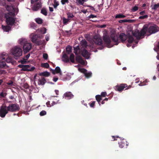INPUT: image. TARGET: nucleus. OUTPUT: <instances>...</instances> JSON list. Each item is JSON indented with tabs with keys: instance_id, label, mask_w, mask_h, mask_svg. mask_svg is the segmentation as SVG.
<instances>
[{
	"instance_id": "nucleus-19",
	"label": "nucleus",
	"mask_w": 159,
	"mask_h": 159,
	"mask_svg": "<svg viewBox=\"0 0 159 159\" xmlns=\"http://www.w3.org/2000/svg\"><path fill=\"white\" fill-rule=\"evenodd\" d=\"M47 82L46 79L43 77H41L38 80V84L39 85H43Z\"/></svg>"
},
{
	"instance_id": "nucleus-58",
	"label": "nucleus",
	"mask_w": 159,
	"mask_h": 159,
	"mask_svg": "<svg viewBox=\"0 0 159 159\" xmlns=\"http://www.w3.org/2000/svg\"><path fill=\"white\" fill-rule=\"evenodd\" d=\"M107 95V93L106 92H103L101 93V97H105Z\"/></svg>"
},
{
	"instance_id": "nucleus-36",
	"label": "nucleus",
	"mask_w": 159,
	"mask_h": 159,
	"mask_svg": "<svg viewBox=\"0 0 159 159\" xmlns=\"http://www.w3.org/2000/svg\"><path fill=\"white\" fill-rule=\"evenodd\" d=\"M41 66L42 67L45 68H48L49 67V64L47 63H42Z\"/></svg>"
},
{
	"instance_id": "nucleus-35",
	"label": "nucleus",
	"mask_w": 159,
	"mask_h": 159,
	"mask_svg": "<svg viewBox=\"0 0 159 159\" xmlns=\"http://www.w3.org/2000/svg\"><path fill=\"white\" fill-rule=\"evenodd\" d=\"M67 18L69 19H70V20H71V18H73L74 17V15L72 13H70V12H68L67 13Z\"/></svg>"
},
{
	"instance_id": "nucleus-62",
	"label": "nucleus",
	"mask_w": 159,
	"mask_h": 159,
	"mask_svg": "<svg viewBox=\"0 0 159 159\" xmlns=\"http://www.w3.org/2000/svg\"><path fill=\"white\" fill-rule=\"evenodd\" d=\"M89 18H93L94 17H97V16L96 15H92V14H91V15H90L89 16Z\"/></svg>"
},
{
	"instance_id": "nucleus-50",
	"label": "nucleus",
	"mask_w": 159,
	"mask_h": 159,
	"mask_svg": "<svg viewBox=\"0 0 159 159\" xmlns=\"http://www.w3.org/2000/svg\"><path fill=\"white\" fill-rule=\"evenodd\" d=\"M19 62L22 64H24L26 63V61L25 59V58H23L21 60H20Z\"/></svg>"
},
{
	"instance_id": "nucleus-29",
	"label": "nucleus",
	"mask_w": 159,
	"mask_h": 159,
	"mask_svg": "<svg viewBox=\"0 0 159 159\" xmlns=\"http://www.w3.org/2000/svg\"><path fill=\"white\" fill-rule=\"evenodd\" d=\"M102 97H101V96L99 95H97L96 97V99L97 102H98V103L99 105H100V101L102 100Z\"/></svg>"
},
{
	"instance_id": "nucleus-38",
	"label": "nucleus",
	"mask_w": 159,
	"mask_h": 159,
	"mask_svg": "<svg viewBox=\"0 0 159 159\" xmlns=\"http://www.w3.org/2000/svg\"><path fill=\"white\" fill-rule=\"evenodd\" d=\"M41 13L45 16L47 15V10L45 8H43L41 9Z\"/></svg>"
},
{
	"instance_id": "nucleus-10",
	"label": "nucleus",
	"mask_w": 159,
	"mask_h": 159,
	"mask_svg": "<svg viewBox=\"0 0 159 159\" xmlns=\"http://www.w3.org/2000/svg\"><path fill=\"white\" fill-rule=\"evenodd\" d=\"M80 71L84 73L86 78H89L92 76V73L91 72H87V70L84 68L80 69Z\"/></svg>"
},
{
	"instance_id": "nucleus-26",
	"label": "nucleus",
	"mask_w": 159,
	"mask_h": 159,
	"mask_svg": "<svg viewBox=\"0 0 159 159\" xmlns=\"http://www.w3.org/2000/svg\"><path fill=\"white\" fill-rule=\"evenodd\" d=\"M38 37V35L36 34H34L31 38L32 41L33 43H35V42H36V41L37 40V38Z\"/></svg>"
},
{
	"instance_id": "nucleus-20",
	"label": "nucleus",
	"mask_w": 159,
	"mask_h": 159,
	"mask_svg": "<svg viewBox=\"0 0 159 159\" xmlns=\"http://www.w3.org/2000/svg\"><path fill=\"white\" fill-rule=\"evenodd\" d=\"M64 96L66 98H67V99H70L74 97V95L70 92H66L64 94Z\"/></svg>"
},
{
	"instance_id": "nucleus-17",
	"label": "nucleus",
	"mask_w": 159,
	"mask_h": 159,
	"mask_svg": "<svg viewBox=\"0 0 159 159\" xmlns=\"http://www.w3.org/2000/svg\"><path fill=\"white\" fill-rule=\"evenodd\" d=\"M41 7V5L40 3L37 2L36 4H34L32 8L33 11H37Z\"/></svg>"
},
{
	"instance_id": "nucleus-12",
	"label": "nucleus",
	"mask_w": 159,
	"mask_h": 159,
	"mask_svg": "<svg viewBox=\"0 0 159 159\" xmlns=\"http://www.w3.org/2000/svg\"><path fill=\"white\" fill-rule=\"evenodd\" d=\"M121 141L120 142H119L118 144L119 145V147L121 148H122L124 147L125 145H126V146L127 147L128 145V143L124 139L122 138L121 139Z\"/></svg>"
},
{
	"instance_id": "nucleus-54",
	"label": "nucleus",
	"mask_w": 159,
	"mask_h": 159,
	"mask_svg": "<svg viewBox=\"0 0 159 159\" xmlns=\"http://www.w3.org/2000/svg\"><path fill=\"white\" fill-rule=\"evenodd\" d=\"M95 103V101H93L91 103H89L90 107H94Z\"/></svg>"
},
{
	"instance_id": "nucleus-18",
	"label": "nucleus",
	"mask_w": 159,
	"mask_h": 159,
	"mask_svg": "<svg viewBox=\"0 0 159 159\" xmlns=\"http://www.w3.org/2000/svg\"><path fill=\"white\" fill-rule=\"evenodd\" d=\"M2 28L4 31L9 32L11 30V27L9 25H2Z\"/></svg>"
},
{
	"instance_id": "nucleus-52",
	"label": "nucleus",
	"mask_w": 159,
	"mask_h": 159,
	"mask_svg": "<svg viewBox=\"0 0 159 159\" xmlns=\"http://www.w3.org/2000/svg\"><path fill=\"white\" fill-rule=\"evenodd\" d=\"M61 2L62 5H64L66 3H68L69 1V0H61Z\"/></svg>"
},
{
	"instance_id": "nucleus-43",
	"label": "nucleus",
	"mask_w": 159,
	"mask_h": 159,
	"mask_svg": "<svg viewBox=\"0 0 159 159\" xmlns=\"http://www.w3.org/2000/svg\"><path fill=\"white\" fill-rule=\"evenodd\" d=\"M29 65H25L24 68L22 69H21V71H27L28 70H30L28 69V67Z\"/></svg>"
},
{
	"instance_id": "nucleus-48",
	"label": "nucleus",
	"mask_w": 159,
	"mask_h": 159,
	"mask_svg": "<svg viewBox=\"0 0 159 159\" xmlns=\"http://www.w3.org/2000/svg\"><path fill=\"white\" fill-rule=\"evenodd\" d=\"M159 7V3H158L157 4H155L153 7H152V9L154 10H156Z\"/></svg>"
},
{
	"instance_id": "nucleus-53",
	"label": "nucleus",
	"mask_w": 159,
	"mask_h": 159,
	"mask_svg": "<svg viewBox=\"0 0 159 159\" xmlns=\"http://www.w3.org/2000/svg\"><path fill=\"white\" fill-rule=\"evenodd\" d=\"M35 43L37 44L38 45H40L42 44V41L41 40H37Z\"/></svg>"
},
{
	"instance_id": "nucleus-44",
	"label": "nucleus",
	"mask_w": 159,
	"mask_h": 159,
	"mask_svg": "<svg viewBox=\"0 0 159 159\" xmlns=\"http://www.w3.org/2000/svg\"><path fill=\"white\" fill-rule=\"evenodd\" d=\"M148 82V80H146L144 81L143 82H141L140 83L139 85L140 86H142L145 85L147 84V83Z\"/></svg>"
},
{
	"instance_id": "nucleus-57",
	"label": "nucleus",
	"mask_w": 159,
	"mask_h": 159,
	"mask_svg": "<svg viewBox=\"0 0 159 159\" xmlns=\"http://www.w3.org/2000/svg\"><path fill=\"white\" fill-rule=\"evenodd\" d=\"M8 14L9 15L11 16H14L15 15V13L14 11H10L8 13Z\"/></svg>"
},
{
	"instance_id": "nucleus-30",
	"label": "nucleus",
	"mask_w": 159,
	"mask_h": 159,
	"mask_svg": "<svg viewBox=\"0 0 159 159\" xmlns=\"http://www.w3.org/2000/svg\"><path fill=\"white\" fill-rule=\"evenodd\" d=\"M36 22L39 24H41L43 23V20L40 18H37L35 19Z\"/></svg>"
},
{
	"instance_id": "nucleus-4",
	"label": "nucleus",
	"mask_w": 159,
	"mask_h": 159,
	"mask_svg": "<svg viewBox=\"0 0 159 159\" xmlns=\"http://www.w3.org/2000/svg\"><path fill=\"white\" fill-rule=\"evenodd\" d=\"M158 27L155 25L148 27V33L149 34L148 35L157 32L158 31Z\"/></svg>"
},
{
	"instance_id": "nucleus-31",
	"label": "nucleus",
	"mask_w": 159,
	"mask_h": 159,
	"mask_svg": "<svg viewBox=\"0 0 159 159\" xmlns=\"http://www.w3.org/2000/svg\"><path fill=\"white\" fill-rule=\"evenodd\" d=\"M133 35L137 39H140L141 36L139 32H134L133 33Z\"/></svg>"
},
{
	"instance_id": "nucleus-46",
	"label": "nucleus",
	"mask_w": 159,
	"mask_h": 159,
	"mask_svg": "<svg viewBox=\"0 0 159 159\" xmlns=\"http://www.w3.org/2000/svg\"><path fill=\"white\" fill-rule=\"evenodd\" d=\"M28 69L30 70H28L27 71H33L35 69V67L34 66H31V65H29Z\"/></svg>"
},
{
	"instance_id": "nucleus-2",
	"label": "nucleus",
	"mask_w": 159,
	"mask_h": 159,
	"mask_svg": "<svg viewBox=\"0 0 159 159\" xmlns=\"http://www.w3.org/2000/svg\"><path fill=\"white\" fill-rule=\"evenodd\" d=\"M19 41L20 44L23 46L24 53H26L29 52L32 48V44L28 43L25 39H19Z\"/></svg>"
},
{
	"instance_id": "nucleus-33",
	"label": "nucleus",
	"mask_w": 159,
	"mask_h": 159,
	"mask_svg": "<svg viewBox=\"0 0 159 159\" xmlns=\"http://www.w3.org/2000/svg\"><path fill=\"white\" fill-rule=\"evenodd\" d=\"M128 42L129 43H132L133 42V41L134 40V38L133 37V36H131V35H129V36L128 37Z\"/></svg>"
},
{
	"instance_id": "nucleus-1",
	"label": "nucleus",
	"mask_w": 159,
	"mask_h": 159,
	"mask_svg": "<svg viewBox=\"0 0 159 159\" xmlns=\"http://www.w3.org/2000/svg\"><path fill=\"white\" fill-rule=\"evenodd\" d=\"M110 37L115 45H118L120 42L118 40L119 38L122 42H124L128 38L127 36L124 33H120L119 37L116 34H111Z\"/></svg>"
},
{
	"instance_id": "nucleus-6",
	"label": "nucleus",
	"mask_w": 159,
	"mask_h": 159,
	"mask_svg": "<svg viewBox=\"0 0 159 159\" xmlns=\"http://www.w3.org/2000/svg\"><path fill=\"white\" fill-rule=\"evenodd\" d=\"M7 107L8 110L12 112L18 111L20 109L19 106L17 103L10 104Z\"/></svg>"
},
{
	"instance_id": "nucleus-24",
	"label": "nucleus",
	"mask_w": 159,
	"mask_h": 159,
	"mask_svg": "<svg viewBox=\"0 0 159 159\" xmlns=\"http://www.w3.org/2000/svg\"><path fill=\"white\" fill-rule=\"evenodd\" d=\"M52 73L53 74H55L56 73H60L61 74V70L60 68L58 66L56 67L55 70H52Z\"/></svg>"
},
{
	"instance_id": "nucleus-56",
	"label": "nucleus",
	"mask_w": 159,
	"mask_h": 159,
	"mask_svg": "<svg viewBox=\"0 0 159 159\" xmlns=\"http://www.w3.org/2000/svg\"><path fill=\"white\" fill-rule=\"evenodd\" d=\"M50 75V74L49 72L47 71L44 72V76L46 77H48Z\"/></svg>"
},
{
	"instance_id": "nucleus-14",
	"label": "nucleus",
	"mask_w": 159,
	"mask_h": 159,
	"mask_svg": "<svg viewBox=\"0 0 159 159\" xmlns=\"http://www.w3.org/2000/svg\"><path fill=\"white\" fill-rule=\"evenodd\" d=\"M81 54L82 56L86 58V59H89V57L90 54L88 51L85 48H84L81 51Z\"/></svg>"
},
{
	"instance_id": "nucleus-63",
	"label": "nucleus",
	"mask_w": 159,
	"mask_h": 159,
	"mask_svg": "<svg viewBox=\"0 0 159 159\" xmlns=\"http://www.w3.org/2000/svg\"><path fill=\"white\" fill-rule=\"evenodd\" d=\"M145 13V11H141L139 13V14L141 15H143Z\"/></svg>"
},
{
	"instance_id": "nucleus-32",
	"label": "nucleus",
	"mask_w": 159,
	"mask_h": 159,
	"mask_svg": "<svg viewBox=\"0 0 159 159\" xmlns=\"http://www.w3.org/2000/svg\"><path fill=\"white\" fill-rule=\"evenodd\" d=\"M70 19L66 18L65 17H63L62 18V21L63 24L64 25H66L69 22H70Z\"/></svg>"
},
{
	"instance_id": "nucleus-13",
	"label": "nucleus",
	"mask_w": 159,
	"mask_h": 159,
	"mask_svg": "<svg viewBox=\"0 0 159 159\" xmlns=\"http://www.w3.org/2000/svg\"><path fill=\"white\" fill-rule=\"evenodd\" d=\"M75 61L78 63H79L82 65L85 64L84 60L82 57L80 56H77L75 57Z\"/></svg>"
},
{
	"instance_id": "nucleus-60",
	"label": "nucleus",
	"mask_w": 159,
	"mask_h": 159,
	"mask_svg": "<svg viewBox=\"0 0 159 159\" xmlns=\"http://www.w3.org/2000/svg\"><path fill=\"white\" fill-rule=\"evenodd\" d=\"M30 56V53L28 54L27 55L25 56L23 58H25L26 60H28Z\"/></svg>"
},
{
	"instance_id": "nucleus-21",
	"label": "nucleus",
	"mask_w": 159,
	"mask_h": 159,
	"mask_svg": "<svg viewBox=\"0 0 159 159\" xmlns=\"http://www.w3.org/2000/svg\"><path fill=\"white\" fill-rule=\"evenodd\" d=\"M62 60L66 63H68L69 62V57L65 53L63 55Z\"/></svg>"
},
{
	"instance_id": "nucleus-59",
	"label": "nucleus",
	"mask_w": 159,
	"mask_h": 159,
	"mask_svg": "<svg viewBox=\"0 0 159 159\" xmlns=\"http://www.w3.org/2000/svg\"><path fill=\"white\" fill-rule=\"evenodd\" d=\"M0 95L1 97L2 98H4L6 95V93H4L3 92H2L0 93Z\"/></svg>"
},
{
	"instance_id": "nucleus-45",
	"label": "nucleus",
	"mask_w": 159,
	"mask_h": 159,
	"mask_svg": "<svg viewBox=\"0 0 159 159\" xmlns=\"http://www.w3.org/2000/svg\"><path fill=\"white\" fill-rule=\"evenodd\" d=\"M30 26L31 27L34 29H35L37 28L36 24L34 22L31 23Z\"/></svg>"
},
{
	"instance_id": "nucleus-9",
	"label": "nucleus",
	"mask_w": 159,
	"mask_h": 159,
	"mask_svg": "<svg viewBox=\"0 0 159 159\" xmlns=\"http://www.w3.org/2000/svg\"><path fill=\"white\" fill-rule=\"evenodd\" d=\"M103 40L108 48H111L113 46V45H111V41L109 36L107 35H104L103 37Z\"/></svg>"
},
{
	"instance_id": "nucleus-15",
	"label": "nucleus",
	"mask_w": 159,
	"mask_h": 159,
	"mask_svg": "<svg viewBox=\"0 0 159 159\" xmlns=\"http://www.w3.org/2000/svg\"><path fill=\"white\" fill-rule=\"evenodd\" d=\"M147 32L148 33V26L144 25L142 29L141 30L140 32H139L141 37L144 36Z\"/></svg>"
},
{
	"instance_id": "nucleus-7",
	"label": "nucleus",
	"mask_w": 159,
	"mask_h": 159,
	"mask_svg": "<svg viewBox=\"0 0 159 159\" xmlns=\"http://www.w3.org/2000/svg\"><path fill=\"white\" fill-rule=\"evenodd\" d=\"M9 111L6 106H2L0 109V116L2 118L4 117L8 112Z\"/></svg>"
},
{
	"instance_id": "nucleus-8",
	"label": "nucleus",
	"mask_w": 159,
	"mask_h": 159,
	"mask_svg": "<svg viewBox=\"0 0 159 159\" xmlns=\"http://www.w3.org/2000/svg\"><path fill=\"white\" fill-rule=\"evenodd\" d=\"M5 17L6 22L8 25L12 26L14 24L16 20L14 18L10 16L8 17L6 16Z\"/></svg>"
},
{
	"instance_id": "nucleus-27",
	"label": "nucleus",
	"mask_w": 159,
	"mask_h": 159,
	"mask_svg": "<svg viewBox=\"0 0 159 159\" xmlns=\"http://www.w3.org/2000/svg\"><path fill=\"white\" fill-rule=\"evenodd\" d=\"M69 59V60H70V61L71 62L73 63H75V56L73 54H71L70 55Z\"/></svg>"
},
{
	"instance_id": "nucleus-55",
	"label": "nucleus",
	"mask_w": 159,
	"mask_h": 159,
	"mask_svg": "<svg viewBox=\"0 0 159 159\" xmlns=\"http://www.w3.org/2000/svg\"><path fill=\"white\" fill-rule=\"evenodd\" d=\"M48 55L47 53H43V57L45 59L47 60L48 58Z\"/></svg>"
},
{
	"instance_id": "nucleus-25",
	"label": "nucleus",
	"mask_w": 159,
	"mask_h": 159,
	"mask_svg": "<svg viewBox=\"0 0 159 159\" xmlns=\"http://www.w3.org/2000/svg\"><path fill=\"white\" fill-rule=\"evenodd\" d=\"M87 42L85 39L82 40L80 43L81 45L82 46V47L84 48H86L87 47Z\"/></svg>"
},
{
	"instance_id": "nucleus-41",
	"label": "nucleus",
	"mask_w": 159,
	"mask_h": 159,
	"mask_svg": "<svg viewBox=\"0 0 159 159\" xmlns=\"http://www.w3.org/2000/svg\"><path fill=\"white\" fill-rule=\"evenodd\" d=\"M6 66V63L4 61H2L0 62V68H3L5 67Z\"/></svg>"
},
{
	"instance_id": "nucleus-40",
	"label": "nucleus",
	"mask_w": 159,
	"mask_h": 159,
	"mask_svg": "<svg viewBox=\"0 0 159 159\" xmlns=\"http://www.w3.org/2000/svg\"><path fill=\"white\" fill-rule=\"evenodd\" d=\"M6 9L8 11H11L13 10L14 8L12 6L7 5L6 7Z\"/></svg>"
},
{
	"instance_id": "nucleus-49",
	"label": "nucleus",
	"mask_w": 159,
	"mask_h": 159,
	"mask_svg": "<svg viewBox=\"0 0 159 159\" xmlns=\"http://www.w3.org/2000/svg\"><path fill=\"white\" fill-rule=\"evenodd\" d=\"M148 15H145L143 16H141L139 17V19H146L148 18Z\"/></svg>"
},
{
	"instance_id": "nucleus-39",
	"label": "nucleus",
	"mask_w": 159,
	"mask_h": 159,
	"mask_svg": "<svg viewBox=\"0 0 159 159\" xmlns=\"http://www.w3.org/2000/svg\"><path fill=\"white\" fill-rule=\"evenodd\" d=\"M53 2L54 4H53V6L55 9H56L57 7L59 4V2L58 1H57L56 0H54Z\"/></svg>"
},
{
	"instance_id": "nucleus-51",
	"label": "nucleus",
	"mask_w": 159,
	"mask_h": 159,
	"mask_svg": "<svg viewBox=\"0 0 159 159\" xmlns=\"http://www.w3.org/2000/svg\"><path fill=\"white\" fill-rule=\"evenodd\" d=\"M46 111H45L43 110L41 111L40 113V115L41 116H43L46 114Z\"/></svg>"
},
{
	"instance_id": "nucleus-23",
	"label": "nucleus",
	"mask_w": 159,
	"mask_h": 159,
	"mask_svg": "<svg viewBox=\"0 0 159 159\" xmlns=\"http://www.w3.org/2000/svg\"><path fill=\"white\" fill-rule=\"evenodd\" d=\"M74 52L76 55H78L80 52V50L79 46H77L76 47L74 48Z\"/></svg>"
},
{
	"instance_id": "nucleus-22",
	"label": "nucleus",
	"mask_w": 159,
	"mask_h": 159,
	"mask_svg": "<svg viewBox=\"0 0 159 159\" xmlns=\"http://www.w3.org/2000/svg\"><path fill=\"white\" fill-rule=\"evenodd\" d=\"M20 88L21 90L25 91V89H28L29 88V86L27 83H25L22 84Z\"/></svg>"
},
{
	"instance_id": "nucleus-16",
	"label": "nucleus",
	"mask_w": 159,
	"mask_h": 159,
	"mask_svg": "<svg viewBox=\"0 0 159 159\" xmlns=\"http://www.w3.org/2000/svg\"><path fill=\"white\" fill-rule=\"evenodd\" d=\"M94 42L96 44L101 45L102 44V39L99 37H96L94 38Z\"/></svg>"
},
{
	"instance_id": "nucleus-64",
	"label": "nucleus",
	"mask_w": 159,
	"mask_h": 159,
	"mask_svg": "<svg viewBox=\"0 0 159 159\" xmlns=\"http://www.w3.org/2000/svg\"><path fill=\"white\" fill-rule=\"evenodd\" d=\"M25 65L22 64H20L18 66L20 68H21V69H22L23 68H24Z\"/></svg>"
},
{
	"instance_id": "nucleus-28",
	"label": "nucleus",
	"mask_w": 159,
	"mask_h": 159,
	"mask_svg": "<svg viewBox=\"0 0 159 159\" xmlns=\"http://www.w3.org/2000/svg\"><path fill=\"white\" fill-rule=\"evenodd\" d=\"M72 48L70 46H68L66 48V51L68 54H70L72 52Z\"/></svg>"
},
{
	"instance_id": "nucleus-5",
	"label": "nucleus",
	"mask_w": 159,
	"mask_h": 159,
	"mask_svg": "<svg viewBox=\"0 0 159 159\" xmlns=\"http://www.w3.org/2000/svg\"><path fill=\"white\" fill-rule=\"evenodd\" d=\"M131 87V86L130 85L128 86L126 84H122L120 85H116L115 87V89L119 92H121L125 88V90H127Z\"/></svg>"
},
{
	"instance_id": "nucleus-3",
	"label": "nucleus",
	"mask_w": 159,
	"mask_h": 159,
	"mask_svg": "<svg viewBox=\"0 0 159 159\" xmlns=\"http://www.w3.org/2000/svg\"><path fill=\"white\" fill-rule=\"evenodd\" d=\"M12 54L15 57V59H17L22 54V50L21 48L16 46L13 48L12 50Z\"/></svg>"
},
{
	"instance_id": "nucleus-47",
	"label": "nucleus",
	"mask_w": 159,
	"mask_h": 159,
	"mask_svg": "<svg viewBox=\"0 0 159 159\" xmlns=\"http://www.w3.org/2000/svg\"><path fill=\"white\" fill-rule=\"evenodd\" d=\"M138 7L136 6H135L132 8V9H131V11L132 12H134L136 11L137 10H138Z\"/></svg>"
},
{
	"instance_id": "nucleus-61",
	"label": "nucleus",
	"mask_w": 159,
	"mask_h": 159,
	"mask_svg": "<svg viewBox=\"0 0 159 159\" xmlns=\"http://www.w3.org/2000/svg\"><path fill=\"white\" fill-rule=\"evenodd\" d=\"M87 7H90V9L91 10H93V11H97L95 10V9L93 7L91 6H87Z\"/></svg>"
},
{
	"instance_id": "nucleus-42",
	"label": "nucleus",
	"mask_w": 159,
	"mask_h": 159,
	"mask_svg": "<svg viewBox=\"0 0 159 159\" xmlns=\"http://www.w3.org/2000/svg\"><path fill=\"white\" fill-rule=\"evenodd\" d=\"M75 3L77 5H83L84 2L81 0H75Z\"/></svg>"
},
{
	"instance_id": "nucleus-34",
	"label": "nucleus",
	"mask_w": 159,
	"mask_h": 159,
	"mask_svg": "<svg viewBox=\"0 0 159 159\" xmlns=\"http://www.w3.org/2000/svg\"><path fill=\"white\" fill-rule=\"evenodd\" d=\"M133 20H120L119 21V22L120 23H122L124 22H132Z\"/></svg>"
},
{
	"instance_id": "nucleus-37",
	"label": "nucleus",
	"mask_w": 159,
	"mask_h": 159,
	"mask_svg": "<svg viewBox=\"0 0 159 159\" xmlns=\"http://www.w3.org/2000/svg\"><path fill=\"white\" fill-rule=\"evenodd\" d=\"M125 17V16L121 14H117L115 16L116 18H124Z\"/></svg>"
},
{
	"instance_id": "nucleus-11",
	"label": "nucleus",
	"mask_w": 159,
	"mask_h": 159,
	"mask_svg": "<svg viewBox=\"0 0 159 159\" xmlns=\"http://www.w3.org/2000/svg\"><path fill=\"white\" fill-rule=\"evenodd\" d=\"M7 57V56L6 55L2 54L0 55V59H2V60L5 61L7 63H11L12 61L11 58L8 57L6 59V57Z\"/></svg>"
}]
</instances>
